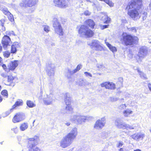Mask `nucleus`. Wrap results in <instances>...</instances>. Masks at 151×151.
Masks as SVG:
<instances>
[{
  "instance_id": "f257e3e1",
  "label": "nucleus",
  "mask_w": 151,
  "mask_h": 151,
  "mask_svg": "<svg viewBox=\"0 0 151 151\" xmlns=\"http://www.w3.org/2000/svg\"><path fill=\"white\" fill-rule=\"evenodd\" d=\"M142 5L141 0H132L129 2L126 7L128 10V14L134 20L138 18L139 14L138 10Z\"/></svg>"
},
{
  "instance_id": "f03ea898",
  "label": "nucleus",
  "mask_w": 151,
  "mask_h": 151,
  "mask_svg": "<svg viewBox=\"0 0 151 151\" xmlns=\"http://www.w3.org/2000/svg\"><path fill=\"white\" fill-rule=\"evenodd\" d=\"M122 39L125 45L127 46L131 45L133 44L134 41H137L138 38L137 37H133L132 35L128 34L127 33H123L122 35Z\"/></svg>"
},
{
  "instance_id": "7ed1b4c3",
  "label": "nucleus",
  "mask_w": 151,
  "mask_h": 151,
  "mask_svg": "<svg viewBox=\"0 0 151 151\" xmlns=\"http://www.w3.org/2000/svg\"><path fill=\"white\" fill-rule=\"evenodd\" d=\"M78 32L81 36H85L87 37H91L93 35V31L85 25L81 26L79 29Z\"/></svg>"
},
{
  "instance_id": "20e7f679",
  "label": "nucleus",
  "mask_w": 151,
  "mask_h": 151,
  "mask_svg": "<svg viewBox=\"0 0 151 151\" xmlns=\"http://www.w3.org/2000/svg\"><path fill=\"white\" fill-rule=\"evenodd\" d=\"M147 49L146 47L142 46L139 48L136 58L138 63H140L142 61L143 59L147 55Z\"/></svg>"
},
{
  "instance_id": "39448f33",
  "label": "nucleus",
  "mask_w": 151,
  "mask_h": 151,
  "mask_svg": "<svg viewBox=\"0 0 151 151\" xmlns=\"http://www.w3.org/2000/svg\"><path fill=\"white\" fill-rule=\"evenodd\" d=\"M53 26L56 33L59 35H63V32L60 23L59 22L58 19L54 18L53 19Z\"/></svg>"
},
{
  "instance_id": "423d86ee",
  "label": "nucleus",
  "mask_w": 151,
  "mask_h": 151,
  "mask_svg": "<svg viewBox=\"0 0 151 151\" xmlns=\"http://www.w3.org/2000/svg\"><path fill=\"white\" fill-rule=\"evenodd\" d=\"M89 118V117L88 116H85L80 114H77L72 116L71 120L76 121L79 124H81L83 122H85L86 120Z\"/></svg>"
},
{
  "instance_id": "0eeeda50",
  "label": "nucleus",
  "mask_w": 151,
  "mask_h": 151,
  "mask_svg": "<svg viewBox=\"0 0 151 151\" xmlns=\"http://www.w3.org/2000/svg\"><path fill=\"white\" fill-rule=\"evenodd\" d=\"M73 140L66 135L63 137L60 142V146L63 148H65L69 146Z\"/></svg>"
},
{
  "instance_id": "6e6552de",
  "label": "nucleus",
  "mask_w": 151,
  "mask_h": 151,
  "mask_svg": "<svg viewBox=\"0 0 151 151\" xmlns=\"http://www.w3.org/2000/svg\"><path fill=\"white\" fill-rule=\"evenodd\" d=\"M38 139V137L37 136L28 139L27 147L28 150L36 147L37 144Z\"/></svg>"
},
{
  "instance_id": "1a4fd4ad",
  "label": "nucleus",
  "mask_w": 151,
  "mask_h": 151,
  "mask_svg": "<svg viewBox=\"0 0 151 151\" xmlns=\"http://www.w3.org/2000/svg\"><path fill=\"white\" fill-rule=\"evenodd\" d=\"M38 0H24L20 4L22 7H32L35 5Z\"/></svg>"
},
{
  "instance_id": "9d476101",
  "label": "nucleus",
  "mask_w": 151,
  "mask_h": 151,
  "mask_svg": "<svg viewBox=\"0 0 151 151\" xmlns=\"http://www.w3.org/2000/svg\"><path fill=\"white\" fill-rule=\"evenodd\" d=\"M106 123V119L105 117L98 119L96 122L94 127L96 129H101L105 125Z\"/></svg>"
},
{
  "instance_id": "9b49d317",
  "label": "nucleus",
  "mask_w": 151,
  "mask_h": 151,
  "mask_svg": "<svg viewBox=\"0 0 151 151\" xmlns=\"http://www.w3.org/2000/svg\"><path fill=\"white\" fill-rule=\"evenodd\" d=\"M53 3L55 6L61 8H65L68 7V4L65 0H54Z\"/></svg>"
},
{
  "instance_id": "f8f14e48",
  "label": "nucleus",
  "mask_w": 151,
  "mask_h": 151,
  "mask_svg": "<svg viewBox=\"0 0 151 151\" xmlns=\"http://www.w3.org/2000/svg\"><path fill=\"white\" fill-rule=\"evenodd\" d=\"M55 65L54 64H48L47 66L46 71L49 76H53L54 75Z\"/></svg>"
},
{
  "instance_id": "ddd939ff",
  "label": "nucleus",
  "mask_w": 151,
  "mask_h": 151,
  "mask_svg": "<svg viewBox=\"0 0 151 151\" xmlns=\"http://www.w3.org/2000/svg\"><path fill=\"white\" fill-rule=\"evenodd\" d=\"M47 98L43 99L44 103L46 105L52 104L53 101H54L53 99V96L51 94L49 95H47Z\"/></svg>"
},
{
  "instance_id": "4468645a",
  "label": "nucleus",
  "mask_w": 151,
  "mask_h": 151,
  "mask_svg": "<svg viewBox=\"0 0 151 151\" xmlns=\"http://www.w3.org/2000/svg\"><path fill=\"white\" fill-rule=\"evenodd\" d=\"M25 118L24 115L22 113H18L13 117L12 121L14 123L19 122Z\"/></svg>"
},
{
  "instance_id": "2eb2a0df",
  "label": "nucleus",
  "mask_w": 151,
  "mask_h": 151,
  "mask_svg": "<svg viewBox=\"0 0 151 151\" xmlns=\"http://www.w3.org/2000/svg\"><path fill=\"white\" fill-rule=\"evenodd\" d=\"M77 134V129L76 128L74 127L73 128L70 132L66 135L73 140L76 137Z\"/></svg>"
},
{
  "instance_id": "dca6fc26",
  "label": "nucleus",
  "mask_w": 151,
  "mask_h": 151,
  "mask_svg": "<svg viewBox=\"0 0 151 151\" xmlns=\"http://www.w3.org/2000/svg\"><path fill=\"white\" fill-rule=\"evenodd\" d=\"M101 86L102 87H104L106 88L110 89H114L115 88V84L109 82H106L101 83Z\"/></svg>"
},
{
  "instance_id": "f3484780",
  "label": "nucleus",
  "mask_w": 151,
  "mask_h": 151,
  "mask_svg": "<svg viewBox=\"0 0 151 151\" xmlns=\"http://www.w3.org/2000/svg\"><path fill=\"white\" fill-rule=\"evenodd\" d=\"M11 41L10 37L8 36L5 35L2 38V43L3 47L6 49L7 46L9 45V42Z\"/></svg>"
},
{
  "instance_id": "a211bd4d",
  "label": "nucleus",
  "mask_w": 151,
  "mask_h": 151,
  "mask_svg": "<svg viewBox=\"0 0 151 151\" xmlns=\"http://www.w3.org/2000/svg\"><path fill=\"white\" fill-rule=\"evenodd\" d=\"M19 64V61L14 60L9 63L8 65V69L9 70H13Z\"/></svg>"
},
{
  "instance_id": "6ab92c4d",
  "label": "nucleus",
  "mask_w": 151,
  "mask_h": 151,
  "mask_svg": "<svg viewBox=\"0 0 151 151\" xmlns=\"http://www.w3.org/2000/svg\"><path fill=\"white\" fill-rule=\"evenodd\" d=\"M144 137L145 135L144 134L141 133H139L132 135L131 137L134 140L139 141V139L142 140Z\"/></svg>"
},
{
  "instance_id": "aec40b11",
  "label": "nucleus",
  "mask_w": 151,
  "mask_h": 151,
  "mask_svg": "<svg viewBox=\"0 0 151 151\" xmlns=\"http://www.w3.org/2000/svg\"><path fill=\"white\" fill-rule=\"evenodd\" d=\"M115 124L117 128L125 129L126 124L121 122L120 119H116L115 121Z\"/></svg>"
},
{
  "instance_id": "412c9836",
  "label": "nucleus",
  "mask_w": 151,
  "mask_h": 151,
  "mask_svg": "<svg viewBox=\"0 0 151 151\" xmlns=\"http://www.w3.org/2000/svg\"><path fill=\"white\" fill-rule=\"evenodd\" d=\"M20 45L17 42L13 43V44L11 46V52L12 53H15L17 52V48L19 47Z\"/></svg>"
},
{
  "instance_id": "4be33fe9",
  "label": "nucleus",
  "mask_w": 151,
  "mask_h": 151,
  "mask_svg": "<svg viewBox=\"0 0 151 151\" xmlns=\"http://www.w3.org/2000/svg\"><path fill=\"white\" fill-rule=\"evenodd\" d=\"M65 101L66 105L70 104L71 99L69 94L68 93H66L65 95Z\"/></svg>"
},
{
  "instance_id": "5701e85b",
  "label": "nucleus",
  "mask_w": 151,
  "mask_h": 151,
  "mask_svg": "<svg viewBox=\"0 0 151 151\" xmlns=\"http://www.w3.org/2000/svg\"><path fill=\"white\" fill-rule=\"evenodd\" d=\"M106 40H105V42L106 44V45L109 48V49L110 50L112 51L113 52H116L117 51V50L116 47H115L113 46H112L109 43L107 42H106Z\"/></svg>"
},
{
  "instance_id": "b1692460",
  "label": "nucleus",
  "mask_w": 151,
  "mask_h": 151,
  "mask_svg": "<svg viewBox=\"0 0 151 151\" xmlns=\"http://www.w3.org/2000/svg\"><path fill=\"white\" fill-rule=\"evenodd\" d=\"M86 23L91 28H93L95 24L94 22L91 19H88L86 21Z\"/></svg>"
},
{
  "instance_id": "393cba45",
  "label": "nucleus",
  "mask_w": 151,
  "mask_h": 151,
  "mask_svg": "<svg viewBox=\"0 0 151 151\" xmlns=\"http://www.w3.org/2000/svg\"><path fill=\"white\" fill-rule=\"evenodd\" d=\"M132 111L129 109L124 110L123 112V114L125 117H128L130 114H132Z\"/></svg>"
},
{
  "instance_id": "a878e982",
  "label": "nucleus",
  "mask_w": 151,
  "mask_h": 151,
  "mask_svg": "<svg viewBox=\"0 0 151 151\" xmlns=\"http://www.w3.org/2000/svg\"><path fill=\"white\" fill-rule=\"evenodd\" d=\"M28 127V124L27 123H24L21 124L20 127V129L21 131H23L27 129Z\"/></svg>"
},
{
  "instance_id": "bb28decb",
  "label": "nucleus",
  "mask_w": 151,
  "mask_h": 151,
  "mask_svg": "<svg viewBox=\"0 0 151 151\" xmlns=\"http://www.w3.org/2000/svg\"><path fill=\"white\" fill-rule=\"evenodd\" d=\"M99 43V42L98 41L96 40H93L92 41L91 43V46H92V47L95 48Z\"/></svg>"
},
{
  "instance_id": "cd10ccee",
  "label": "nucleus",
  "mask_w": 151,
  "mask_h": 151,
  "mask_svg": "<svg viewBox=\"0 0 151 151\" xmlns=\"http://www.w3.org/2000/svg\"><path fill=\"white\" fill-rule=\"evenodd\" d=\"M102 19L104 21V23L106 24L109 23L110 21V19L107 15H106L102 17Z\"/></svg>"
},
{
  "instance_id": "c85d7f7f",
  "label": "nucleus",
  "mask_w": 151,
  "mask_h": 151,
  "mask_svg": "<svg viewBox=\"0 0 151 151\" xmlns=\"http://www.w3.org/2000/svg\"><path fill=\"white\" fill-rule=\"evenodd\" d=\"M27 106L30 108H32L35 106L36 105L30 100H27Z\"/></svg>"
},
{
  "instance_id": "c756f323",
  "label": "nucleus",
  "mask_w": 151,
  "mask_h": 151,
  "mask_svg": "<svg viewBox=\"0 0 151 151\" xmlns=\"http://www.w3.org/2000/svg\"><path fill=\"white\" fill-rule=\"evenodd\" d=\"M22 101L19 100V101H17L15 103V104L12 106L13 109H14L16 106H19L22 105Z\"/></svg>"
},
{
  "instance_id": "7c9ffc66",
  "label": "nucleus",
  "mask_w": 151,
  "mask_h": 151,
  "mask_svg": "<svg viewBox=\"0 0 151 151\" xmlns=\"http://www.w3.org/2000/svg\"><path fill=\"white\" fill-rule=\"evenodd\" d=\"M66 110L69 112H72L73 111V108L70 105H67V106L65 107Z\"/></svg>"
},
{
  "instance_id": "2f4dec72",
  "label": "nucleus",
  "mask_w": 151,
  "mask_h": 151,
  "mask_svg": "<svg viewBox=\"0 0 151 151\" xmlns=\"http://www.w3.org/2000/svg\"><path fill=\"white\" fill-rule=\"evenodd\" d=\"M137 70L138 72L140 73V75L141 78L145 79L147 78L146 75L143 73L140 72L139 68L137 69Z\"/></svg>"
},
{
  "instance_id": "473e14b6",
  "label": "nucleus",
  "mask_w": 151,
  "mask_h": 151,
  "mask_svg": "<svg viewBox=\"0 0 151 151\" xmlns=\"http://www.w3.org/2000/svg\"><path fill=\"white\" fill-rule=\"evenodd\" d=\"M5 21L6 19L5 18L2 19L0 20V25L3 27V28H2L3 30L5 29L4 27V24Z\"/></svg>"
},
{
  "instance_id": "72a5a7b5",
  "label": "nucleus",
  "mask_w": 151,
  "mask_h": 151,
  "mask_svg": "<svg viewBox=\"0 0 151 151\" xmlns=\"http://www.w3.org/2000/svg\"><path fill=\"white\" fill-rule=\"evenodd\" d=\"M134 129V127L133 126H130L129 124H126L125 127V129H126L127 130H131Z\"/></svg>"
},
{
  "instance_id": "f704fd0d",
  "label": "nucleus",
  "mask_w": 151,
  "mask_h": 151,
  "mask_svg": "<svg viewBox=\"0 0 151 151\" xmlns=\"http://www.w3.org/2000/svg\"><path fill=\"white\" fill-rule=\"evenodd\" d=\"M95 50L98 51H101L103 49V48L100 45V43L95 47L94 48Z\"/></svg>"
},
{
  "instance_id": "c9c22d12",
  "label": "nucleus",
  "mask_w": 151,
  "mask_h": 151,
  "mask_svg": "<svg viewBox=\"0 0 151 151\" xmlns=\"http://www.w3.org/2000/svg\"><path fill=\"white\" fill-rule=\"evenodd\" d=\"M127 29L129 31L133 33H136L137 32V30L135 27H132L131 28H128Z\"/></svg>"
},
{
  "instance_id": "e433bc0d",
  "label": "nucleus",
  "mask_w": 151,
  "mask_h": 151,
  "mask_svg": "<svg viewBox=\"0 0 151 151\" xmlns=\"http://www.w3.org/2000/svg\"><path fill=\"white\" fill-rule=\"evenodd\" d=\"M3 13L5 15H8L10 14V12L8 11V9L6 8H3L2 11Z\"/></svg>"
},
{
  "instance_id": "4c0bfd02",
  "label": "nucleus",
  "mask_w": 151,
  "mask_h": 151,
  "mask_svg": "<svg viewBox=\"0 0 151 151\" xmlns=\"http://www.w3.org/2000/svg\"><path fill=\"white\" fill-rule=\"evenodd\" d=\"M79 70L78 69H77V68L75 70H73L72 71H71L70 69H68V73H69L70 74V76L71 74H73L74 73L77 72Z\"/></svg>"
},
{
  "instance_id": "58836bf2",
  "label": "nucleus",
  "mask_w": 151,
  "mask_h": 151,
  "mask_svg": "<svg viewBox=\"0 0 151 151\" xmlns=\"http://www.w3.org/2000/svg\"><path fill=\"white\" fill-rule=\"evenodd\" d=\"M10 55V52L8 51H6L3 52V55L5 57L8 58Z\"/></svg>"
},
{
  "instance_id": "ea45409f",
  "label": "nucleus",
  "mask_w": 151,
  "mask_h": 151,
  "mask_svg": "<svg viewBox=\"0 0 151 151\" xmlns=\"http://www.w3.org/2000/svg\"><path fill=\"white\" fill-rule=\"evenodd\" d=\"M9 19L12 22H13L14 19L13 15L10 13V14L8 15Z\"/></svg>"
},
{
  "instance_id": "a19ab883",
  "label": "nucleus",
  "mask_w": 151,
  "mask_h": 151,
  "mask_svg": "<svg viewBox=\"0 0 151 151\" xmlns=\"http://www.w3.org/2000/svg\"><path fill=\"white\" fill-rule=\"evenodd\" d=\"M29 151H41L37 147H35L29 150Z\"/></svg>"
},
{
  "instance_id": "79ce46f5",
  "label": "nucleus",
  "mask_w": 151,
  "mask_h": 151,
  "mask_svg": "<svg viewBox=\"0 0 151 151\" xmlns=\"http://www.w3.org/2000/svg\"><path fill=\"white\" fill-rule=\"evenodd\" d=\"M50 27L48 26H44V30L46 32H47L50 31Z\"/></svg>"
},
{
  "instance_id": "37998d69",
  "label": "nucleus",
  "mask_w": 151,
  "mask_h": 151,
  "mask_svg": "<svg viewBox=\"0 0 151 151\" xmlns=\"http://www.w3.org/2000/svg\"><path fill=\"white\" fill-rule=\"evenodd\" d=\"M126 106L125 104H122L120 105L119 106V109H120L122 110L125 109Z\"/></svg>"
},
{
  "instance_id": "c03bdc74",
  "label": "nucleus",
  "mask_w": 151,
  "mask_h": 151,
  "mask_svg": "<svg viewBox=\"0 0 151 151\" xmlns=\"http://www.w3.org/2000/svg\"><path fill=\"white\" fill-rule=\"evenodd\" d=\"M1 93L2 95L7 97L8 96V93L7 91L6 90H4L2 91Z\"/></svg>"
},
{
  "instance_id": "a18cd8bd",
  "label": "nucleus",
  "mask_w": 151,
  "mask_h": 151,
  "mask_svg": "<svg viewBox=\"0 0 151 151\" xmlns=\"http://www.w3.org/2000/svg\"><path fill=\"white\" fill-rule=\"evenodd\" d=\"M84 74H85V76L86 77H92V74L90 73L87 72H84Z\"/></svg>"
},
{
  "instance_id": "49530a36",
  "label": "nucleus",
  "mask_w": 151,
  "mask_h": 151,
  "mask_svg": "<svg viewBox=\"0 0 151 151\" xmlns=\"http://www.w3.org/2000/svg\"><path fill=\"white\" fill-rule=\"evenodd\" d=\"M6 34L8 35H14L15 36V35L14 33V32L13 31H8L6 32Z\"/></svg>"
},
{
  "instance_id": "de8ad7c7",
  "label": "nucleus",
  "mask_w": 151,
  "mask_h": 151,
  "mask_svg": "<svg viewBox=\"0 0 151 151\" xmlns=\"http://www.w3.org/2000/svg\"><path fill=\"white\" fill-rule=\"evenodd\" d=\"M8 78V81L9 82H10L12 81L14 79V77L11 76H7Z\"/></svg>"
},
{
  "instance_id": "09e8293b",
  "label": "nucleus",
  "mask_w": 151,
  "mask_h": 151,
  "mask_svg": "<svg viewBox=\"0 0 151 151\" xmlns=\"http://www.w3.org/2000/svg\"><path fill=\"white\" fill-rule=\"evenodd\" d=\"M118 99L115 97H111L110 98V100L112 102H115L117 101Z\"/></svg>"
},
{
  "instance_id": "8fccbe9b",
  "label": "nucleus",
  "mask_w": 151,
  "mask_h": 151,
  "mask_svg": "<svg viewBox=\"0 0 151 151\" xmlns=\"http://www.w3.org/2000/svg\"><path fill=\"white\" fill-rule=\"evenodd\" d=\"M85 82V81H84L83 80L81 79L79 81V82H78V84L80 86H84L83 82Z\"/></svg>"
},
{
  "instance_id": "3c124183",
  "label": "nucleus",
  "mask_w": 151,
  "mask_h": 151,
  "mask_svg": "<svg viewBox=\"0 0 151 151\" xmlns=\"http://www.w3.org/2000/svg\"><path fill=\"white\" fill-rule=\"evenodd\" d=\"M14 109H13V108H12V109H11L10 110H8L6 112L5 114H6V116H7L11 112V111H12V110Z\"/></svg>"
},
{
  "instance_id": "603ef678",
  "label": "nucleus",
  "mask_w": 151,
  "mask_h": 151,
  "mask_svg": "<svg viewBox=\"0 0 151 151\" xmlns=\"http://www.w3.org/2000/svg\"><path fill=\"white\" fill-rule=\"evenodd\" d=\"M84 86H90L91 83L87 81H85V82H83Z\"/></svg>"
},
{
  "instance_id": "864d4df0",
  "label": "nucleus",
  "mask_w": 151,
  "mask_h": 151,
  "mask_svg": "<svg viewBox=\"0 0 151 151\" xmlns=\"http://www.w3.org/2000/svg\"><path fill=\"white\" fill-rule=\"evenodd\" d=\"M109 25H101V28L102 29H104L108 27Z\"/></svg>"
},
{
  "instance_id": "5fc2aeb1",
  "label": "nucleus",
  "mask_w": 151,
  "mask_h": 151,
  "mask_svg": "<svg viewBox=\"0 0 151 151\" xmlns=\"http://www.w3.org/2000/svg\"><path fill=\"white\" fill-rule=\"evenodd\" d=\"M123 145V143L122 142H119L117 147H122Z\"/></svg>"
},
{
  "instance_id": "6e6d98bb",
  "label": "nucleus",
  "mask_w": 151,
  "mask_h": 151,
  "mask_svg": "<svg viewBox=\"0 0 151 151\" xmlns=\"http://www.w3.org/2000/svg\"><path fill=\"white\" fill-rule=\"evenodd\" d=\"M17 128V127H15L14 128H12V130L14 131V132L16 133H17L18 131Z\"/></svg>"
},
{
  "instance_id": "4d7b16f0",
  "label": "nucleus",
  "mask_w": 151,
  "mask_h": 151,
  "mask_svg": "<svg viewBox=\"0 0 151 151\" xmlns=\"http://www.w3.org/2000/svg\"><path fill=\"white\" fill-rule=\"evenodd\" d=\"M90 12L88 11H86L84 12V14L86 15H89L90 14Z\"/></svg>"
},
{
  "instance_id": "13d9d810",
  "label": "nucleus",
  "mask_w": 151,
  "mask_h": 151,
  "mask_svg": "<svg viewBox=\"0 0 151 151\" xmlns=\"http://www.w3.org/2000/svg\"><path fill=\"white\" fill-rule=\"evenodd\" d=\"M72 74H71L70 75V74L69 73H68V72H67V73H66L65 74V76H67V77L68 78H70V77H71V75H72Z\"/></svg>"
},
{
  "instance_id": "bf43d9fd",
  "label": "nucleus",
  "mask_w": 151,
  "mask_h": 151,
  "mask_svg": "<svg viewBox=\"0 0 151 151\" xmlns=\"http://www.w3.org/2000/svg\"><path fill=\"white\" fill-rule=\"evenodd\" d=\"M1 76L4 78H6L8 76L6 73H2L1 74Z\"/></svg>"
},
{
  "instance_id": "052dcab7",
  "label": "nucleus",
  "mask_w": 151,
  "mask_h": 151,
  "mask_svg": "<svg viewBox=\"0 0 151 151\" xmlns=\"http://www.w3.org/2000/svg\"><path fill=\"white\" fill-rule=\"evenodd\" d=\"M103 67V66L102 64H99L98 65L97 67L101 69Z\"/></svg>"
},
{
  "instance_id": "680f3d73",
  "label": "nucleus",
  "mask_w": 151,
  "mask_h": 151,
  "mask_svg": "<svg viewBox=\"0 0 151 151\" xmlns=\"http://www.w3.org/2000/svg\"><path fill=\"white\" fill-rule=\"evenodd\" d=\"M81 67L82 65H79L77 66L76 68H77V69H78L79 70L81 68Z\"/></svg>"
},
{
  "instance_id": "e2e57ef3",
  "label": "nucleus",
  "mask_w": 151,
  "mask_h": 151,
  "mask_svg": "<svg viewBox=\"0 0 151 151\" xmlns=\"http://www.w3.org/2000/svg\"><path fill=\"white\" fill-rule=\"evenodd\" d=\"M148 86L150 90L151 91V84L150 83H148Z\"/></svg>"
},
{
  "instance_id": "0e129e2a",
  "label": "nucleus",
  "mask_w": 151,
  "mask_h": 151,
  "mask_svg": "<svg viewBox=\"0 0 151 151\" xmlns=\"http://www.w3.org/2000/svg\"><path fill=\"white\" fill-rule=\"evenodd\" d=\"M1 65L4 69H5L6 68V66L5 64H2Z\"/></svg>"
},
{
  "instance_id": "69168bd1",
  "label": "nucleus",
  "mask_w": 151,
  "mask_h": 151,
  "mask_svg": "<svg viewBox=\"0 0 151 151\" xmlns=\"http://www.w3.org/2000/svg\"><path fill=\"white\" fill-rule=\"evenodd\" d=\"M2 60L1 58L0 57V66L2 65Z\"/></svg>"
},
{
  "instance_id": "338daca9",
  "label": "nucleus",
  "mask_w": 151,
  "mask_h": 151,
  "mask_svg": "<svg viewBox=\"0 0 151 151\" xmlns=\"http://www.w3.org/2000/svg\"><path fill=\"white\" fill-rule=\"evenodd\" d=\"M65 124L68 126H69L70 124V123L69 122H67L66 123H65Z\"/></svg>"
},
{
  "instance_id": "774afa93",
  "label": "nucleus",
  "mask_w": 151,
  "mask_h": 151,
  "mask_svg": "<svg viewBox=\"0 0 151 151\" xmlns=\"http://www.w3.org/2000/svg\"><path fill=\"white\" fill-rule=\"evenodd\" d=\"M134 151H141V150H140L139 149H136V150H134Z\"/></svg>"
}]
</instances>
